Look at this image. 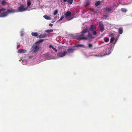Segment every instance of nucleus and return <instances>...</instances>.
Wrapping results in <instances>:
<instances>
[{
    "mask_svg": "<svg viewBox=\"0 0 132 132\" xmlns=\"http://www.w3.org/2000/svg\"><path fill=\"white\" fill-rule=\"evenodd\" d=\"M6 9L4 8H3L0 10V16L1 17H4L7 15L8 10H7L6 11Z\"/></svg>",
    "mask_w": 132,
    "mask_h": 132,
    "instance_id": "1",
    "label": "nucleus"
},
{
    "mask_svg": "<svg viewBox=\"0 0 132 132\" xmlns=\"http://www.w3.org/2000/svg\"><path fill=\"white\" fill-rule=\"evenodd\" d=\"M88 38L87 37L85 36V34L81 33L80 35L77 37V39L78 40H87Z\"/></svg>",
    "mask_w": 132,
    "mask_h": 132,
    "instance_id": "2",
    "label": "nucleus"
},
{
    "mask_svg": "<svg viewBox=\"0 0 132 132\" xmlns=\"http://www.w3.org/2000/svg\"><path fill=\"white\" fill-rule=\"evenodd\" d=\"M39 49V47L38 45L35 44L31 47V51H33L34 53H35L38 51Z\"/></svg>",
    "mask_w": 132,
    "mask_h": 132,
    "instance_id": "3",
    "label": "nucleus"
},
{
    "mask_svg": "<svg viewBox=\"0 0 132 132\" xmlns=\"http://www.w3.org/2000/svg\"><path fill=\"white\" fill-rule=\"evenodd\" d=\"M67 53V52L65 51H60L57 54V56L59 57H61L65 56Z\"/></svg>",
    "mask_w": 132,
    "mask_h": 132,
    "instance_id": "4",
    "label": "nucleus"
},
{
    "mask_svg": "<svg viewBox=\"0 0 132 132\" xmlns=\"http://www.w3.org/2000/svg\"><path fill=\"white\" fill-rule=\"evenodd\" d=\"M28 8H24V6L21 5L18 8V10L19 12H22L25 11Z\"/></svg>",
    "mask_w": 132,
    "mask_h": 132,
    "instance_id": "5",
    "label": "nucleus"
},
{
    "mask_svg": "<svg viewBox=\"0 0 132 132\" xmlns=\"http://www.w3.org/2000/svg\"><path fill=\"white\" fill-rule=\"evenodd\" d=\"M99 27L100 28V31L101 32H103L104 31V26L102 21L99 22Z\"/></svg>",
    "mask_w": 132,
    "mask_h": 132,
    "instance_id": "6",
    "label": "nucleus"
},
{
    "mask_svg": "<svg viewBox=\"0 0 132 132\" xmlns=\"http://www.w3.org/2000/svg\"><path fill=\"white\" fill-rule=\"evenodd\" d=\"M96 27L94 25H91L90 27L89 28V30L91 31H93L95 30L96 29Z\"/></svg>",
    "mask_w": 132,
    "mask_h": 132,
    "instance_id": "7",
    "label": "nucleus"
},
{
    "mask_svg": "<svg viewBox=\"0 0 132 132\" xmlns=\"http://www.w3.org/2000/svg\"><path fill=\"white\" fill-rule=\"evenodd\" d=\"M47 36V34H42L39 35L37 38H43Z\"/></svg>",
    "mask_w": 132,
    "mask_h": 132,
    "instance_id": "8",
    "label": "nucleus"
},
{
    "mask_svg": "<svg viewBox=\"0 0 132 132\" xmlns=\"http://www.w3.org/2000/svg\"><path fill=\"white\" fill-rule=\"evenodd\" d=\"M27 51V50L24 49H20L18 51V52L20 53H24Z\"/></svg>",
    "mask_w": 132,
    "mask_h": 132,
    "instance_id": "9",
    "label": "nucleus"
},
{
    "mask_svg": "<svg viewBox=\"0 0 132 132\" xmlns=\"http://www.w3.org/2000/svg\"><path fill=\"white\" fill-rule=\"evenodd\" d=\"M71 15V13L69 11H68L65 14V17L67 18L68 17L70 16Z\"/></svg>",
    "mask_w": 132,
    "mask_h": 132,
    "instance_id": "10",
    "label": "nucleus"
},
{
    "mask_svg": "<svg viewBox=\"0 0 132 132\" xmlns=\"http://www.w3.org/2000/svg\"><path fill=\"white\" fill-rule=\"evenodd\" d=\"M88 37L89 38L94 39V37L90 34L89 31H88Z\"/></svg>",
    "mask_w": 132,
    "mask_h": 132,
    "instance_id": "11",
    "label": "nucleus"
},
{
    "mask_svg": "<svg viewBox=\"0 0 132 132\" xmlns=\"http://www.w3.org/2000/svg\"><path fill=\"white\" fill-rule=\"evenodd\" d=\"M16 11L14 9H9V13H14Z\"/></svg>",
    "mask_w": 132,
    "mask_h": 132,
    "instance_id": "12",
    "label": "nucleus"
},
{
    "mask_svg": "<svg viewBox=\"0 0 132 132\" xmlns=\"http://www.w3.org/2000/svg\"><path fill=\"white\" fill-rule=\"evenodd\" d=\"M119 32L120 34H121L123 32V29L122 28H120L119 29Z\"/></svg>",
    "mask_w": 132,
    "mask_h": 132,
    "instance_id": "13",
    "label": "nucleus"
},
{
    "mask_svg": "<svg viewBox=\"0 0 132 132\" xmlns=\"http://www.w3.org/2000/svg\"><path fill=\"white\" fill-rule=\"evenodd\" d=\"M89 0H86L85 3L84 4V5L85 6L89 5Z\"/></svg>",
    "mask_w": 132,
    "mask_h": 132,
    "instance_id": "14",
    "label": "nucleus"
},
{
    "mask_svg": "<svg viewBox=\"0 0 132 132\" xmlns=\"http://www.w3.org/2000/svg\"><path fill=\"white\" fill-rule=\"evenodd\" d=\"M31 35L32 36L37 37L38 36V33L37 32H32L31 33Z\"/></svg>",
    "mask_w": 132,
    "mask_h": 132,
    "instance_id": "15",
    "label": "nucleus"
},
{
    "mask_svg": "<svg viewBox=\"0 0 132 132\" xmlns=\"http://www.w3.org/2000/svg\"><path fill=\"white\" fill-rule=\"evenodd\" d=\"M88 31L86 29H83L81 31V33L82 34H85V33H86L87 32H88Z\"/></svg>",
    "mask_w": 132,
    "mask_h": 132,
    "instance_id": "16",
    "label": "nucleus"
},
{
    "mask_svg": "<svg viewBox=\"0 0 132 132\" xmlns=\"http://www.w3.org/2000/svg\"><path fill=\"white\" fill-rule=\"evenodd\" d=\"M44 41V40L43 39H41L38 40V41L36 42L35 44H37L38 45V44L40 43L41 42H43Z\"/></svg>",
    "mask_w": 132,
    "mask_h": 132,
    "instance_id": "17",
    "label": "nucleus"
},
{
    "mask_svg": "<svg viewBox=\"0 0 132 132\" xmlns=\"http://www.w3.org/2000/svg\"><path fill=\"white\" fill-rule=\"evenodd\" d=\"M74 51V49L72 48H69L67 49V51L69 53H72Z\"/></svg>",
    "mask_w": 132,
    "mask_h": 132,
    "instance_id": "18",
    "label": "nucleus"
},
{
    "mask_svg": "<svg viewBox=\"0 0 132 132\" xmlns=\"http://www.w3.org/2000/svg\"><path fill=\"white\" fill-rule=\"evenodd\" d=\"M112 10V9L111 8H110L108 7H106L105 9V11H107L108 12H109Z\"/></svg>",
    "mask_w": 132,
    "mask_h": 132,
    "instance_id": "19",
    "label": "nucleus"
},
{
    "mask_svg": "<svg viewBox=\"0 0 132 132\" xmlns=\"http://www.w3.org/2000/svg\"><path fill=\"white\" fill-rule=\"evenodd\" d=\"M44 18L46 19L47 20H50L51 19V18L48 17L47 15H44L43 16Z\"/></svg>",
    "mask_w": 132,
    "mask_h": 132,
    "instance_id": "20",
    "label": "nucleus"
},
{
    "mask_svg": "<svg viewBox=\"0 0 132 132\" xmlns=\"http://www.w3.org/2000/svg\"><path fill=\"white\" fill-rule=\"evenodd\" d=\"M7 2L5 1V0L2 1L1 2V4L3 5H5L7 4Z\"/></svg>",
    "mask_w": 132,
    "mask_h": 132,
    "instance_id": "21",
    "label": "nucleus"
},
{
    "mask_svg": "<svg viewBox=\"0 0 132 132\" xmlns=\"http://www.w3.org/2000/svg\"><path fill=\"white\" fill-rule=\"evenodd\" d=\"M53 30L52 29H51L50 30H47L45 31V32L47 33H50L51 32H53Z\"/></svg>",
    "mask_w": 132,
    "mask_h": 132,
    "instance_id": "22",
    "label": "nucleus"
},
{
    "mask_svg": "<svg viewBox=\"0 0 132 132\" xmlns=\"http://www.w3.org/2000/svg\"><path fill=\"white\" fill-rule=\"evenodd\" d=\"M76 47H85V46L83 44H79V45H78L76 46Z\"/></svg>",
    "mask_w": 132,
    "mask_h": 132,
    "instance_id": "23",
    "label": "nucleus"
},
{
    "mask_svg": "<svg viewBox=\"0 0 132 132\" xmlns=\"http://www.w3.org/2000/svg\"><path fill=\"white\" fill-rule=\"evenodd\" d=\"M121 11L123 12H125L127 11V10L125 9L122 8L121 9Z\"/></svg>",
    "mask_w": 132,
    "mask_h": 132,
    "instance_id": "24",
    "label": "nucleus"
},
{
    "mask_svg": "<svg viewBox=\"0 0 132 132\" xmlns=\"http://www.w3.org/2000/svg\"><path fill=\"white\" fill-rule=\"evenodd\" d=\"M100 4V1H98L97 2L95 3V5L96 6H97L99 5Z\"/></svg>",
    "mask_w": 132,
    "mask_h": 132,
    "instance_id": "25",
    "label": "nucleus"
},
{
    "mask_svg": "<svg viewBox=\"0 0 132 132\" xmlns=\"http://www.w3.org/2000/svg\"><path fill=\"white\" fill-rule=\"evenodd\" d=\"M58 13V10H55L54 13V15H56Z\"/></svg>",
    "mask_w": 132,
    "mask_h": 132,
    "instance_id": "26",
    "label": "nucleus"
},
{
    "mask_svg": "<svg viewBox=\"0 0 132 132\" xmlns=\"http://www.w3.org/2000/svg\"><path fill=\"white\" fill-rule=\"evenodd\" d=\"M114 37H112L111 38L110 40V43L113 42V41H114Z\"/></svg>",
    "mask_w": 132,
    "mask_h": 132,
    "instance_id": "27",
    "label": "nucleus"
},
{
    "mask_svg": "<svg viewBox=\"0 0 132 132\" xmlns=\"http://www.w3.org/2000/svg\"><path fill=\"white\" fill-rule=\"evenodd\" d=\"M108 16H109L108 15H104L103 16V18L105 19Z\"/></svg>",
    "mask_w": 132,
    "mask_h": 132,
    "instance_id": "28",
    "label": "nucleus"
},
{
    "mask_svg": "<svg viewBox=\"0 0 132 132\" xmlns=\"http://www.w3.org/2000/svg\"><path fill=\"white\" fill-rule=\"evenodd\" d=\"M68 3L71 4L73 3V0H68Z\"/></svg>",
    "mask_w": 132,
    "mask_h": 132,
    "instance_id": "29",
    "label": "nucleus"
},
{
    "mask_svg": "<svg viewBox=\"0 0 132 132\" xmlns=\"http://www.w3.org/2000/svg\"><path fill=\"white\" fill-rule=\"evenodd\" d=\"M92 31L93 34L94 35H97V33L95 30H94Z\"/></svg>",
    "mask_w": 132,
    "mask_h": 132,
    "instance_id": "30",
    "label": "nucleus"
},
{
    "mask_svg": "<svg viewBox=\"0 0 132 132\" xmlns=\"http://www.w3.org/2000/svg\"><path fill=\"white\" fill-rule=\"evenodd\" d=\"M31 5V3L30 1H28L27 2V5L28 6H29Z\"/></svg>",
    "mask_w": 132,
    "mask_h": 132,
    "instance_id": "31",
    "label": "nucleus"
},
{
    "mask_svg": "<svg viewBox=\"0 0 132 132\" xmlns=\"http://www.w3.org/2000/svg\"><path fill=\"white\" fill-rule=\"evenodd\" d=\"M109 40V39L108 38L106 37L105 38V42H108Z\"/></svg>",
    "mask_w": 132,
    "mask_h": 132,
    "instance_id": "32",
    "label": "nucleus"
},
{
    "mask_svg": "<svg viewBox=\"0 0 132 132\" xmlns=\"http://www.w3.org/2000/svg\"><path fill=\"white\" fill-rule=\"evenodd\" d=\"M64 18V16L63 15L61 16L60 19L58 20L59 21H60L62 19H63Z\"/></svg>",
    "mask_w": 132,
    "mask_h": 132,
    "instance_id": "33",
    "label": "nucleus"
},
{
    "mask_svg": "<svg viewBox=\"0 0 132 132\" xmlns=\"http://www.w3.org/2000/svg\"><path fill=\"white\" fill-rule=\"evenodd\" d=\"M93 46V45L91 44H88V46L89 48H91Z\"/></svg>",
    "mask_w": 132,
    "mask_h": 132,
    "instance_id": "34",
    "label": "nucleus"
},
{
    "mask_svg": "<svg viewBox=\"0 0 132 132\" xmlns=\"http://www.w3.org/2000/svg\"><path fill=\"white\" fill-rule=\"evenodd\" d=\"M52 49L56 52H57V49L54 47Z\"/></svg>",
    "mask_w": 132,
    "mask_h": 132,
    "instance_id": "35",
    "label": "nucleus"
},
{
    "mask_svg": "<svg viewBox=\"0 0 132 132\" xmlns=\"http://www.w3.org/2000/svg\"><path fill=\"white\" fill-rule=\"evenodd\" d=\"M49 47L50 48H52L53 47L51 45H50L49 46Z\"/></svg>",
    "mask_w": 132,
    "mask_h": 132,
    "instance_id": "36",
    "label": "nucleus"
},
{
    "mask_svg": "<svg viewBox=\"0 0 132 132\" xmlns=\"http://www.w3.org/2000/svg\"><path fill=\"white\" fill-rule=\"evenodd\" d=\"M53 26V24L51 23H50L49 25V26L50 27H52Z\"/></svg>",
    "mask_w": 132,
    "mask_h": 132,
    "instance_id": "37",
    "label": "nucleus"
},
{
    "mask_svg": "<svg viewBox=\"0 0 132 132\" xmlns=\"http://www.w3.org/2000/svg\"><path fill=\"white\" fill-rule=\"evenodd\" d=\"M67 0H63V1L64 2H66L67 1Z\"/></svg>",
    "mask_w": 132,
    "mask_h": 132,
    "instance_id": "38",
    "label": "nucleus"
},
{
    "mask_svg": "<svg viewBox=\"0 0 132 132\" xmlns=\"http://www.w3.org/2000/svg\"><path fill=\"white\" fill-rule=\"evenodd\" d=\"M54 22V21H52V23H53V22Z\"/></svg>",
    "mask_w": 132,
    "mask_h": 132,
    "instance_id": "39",
    "label": "nucleus"
},
{
    "mask_svg": "<svg viewBox=\"0 0 132 132\" xmlns=\"http://www.w3.org/2000/svg\"><path fill=\"white\" fill-rule=\"evenodd\" d=\"M72 18H71L69 20H71Z\"/></svg>",
    "mask_w": 132,
    "mask_h": 132,
    "instance_id": "40",
    "label": "nucleus"
}]
</instances>
